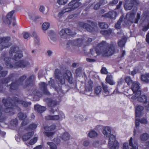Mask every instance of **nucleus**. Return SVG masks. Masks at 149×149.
Masks as SVG:
<instances>
[{
	"mask_svg": "<svg viewBox=\"0 0 149 149\" xmlns=\"http://www.w3.org/2000/svg\"><path fill=\"white\" fill-rule=\"evenodd\" d=\"M59 34L61 38L66 39L73 37L76 34L75 32H73L69 29H62L60 32Z\"/></svg>",
	"mask_w": 149,
	"mask_h": 149,
	"instance_id": "1a4fd4ad",
	"label": "nucleus"
},
{
	"mask_svg": "<svg viewBox=\"0 0 149 149\" xmlns=\"http://www.w3.org/2000/svg\"><path fill=\"white\" fill-rule=\"evenodd\" d=\"M58 104L56 100H49L48 102V105L49 107H51L49 111L52 114H54L56 111H58V107H57Z\"/></svg>",
	"mask_w": 149,
	"mask_h": 149,
	"instance_id": "ddd939ff",
	"label": "nucleus"
},
{
	"mask_svg": "<svg viewBox=\"0 0 149 149\" xmlns=\"http://www.w3.org/2000/svg\"><path fill=\"white\" fill-rule=\"evenodd\" d=\"M117 15V13L114 10L110 11L102 15V17L109 19H115Z\"/></svg>",
	"mask_w": 149,
	"mask_h": 149,
	"instance_id": "f3484780",
	"label": "nucleus"
},
{
	"mask_svg": "<svg viewBox=\"0 0 149 149\" xmlns=\"http://www.w3.org/2000/svg\"><path fill=\"white\" fill-rule=\"evenodd\" d=\"M111 130L110 128L106 127L104 128L102 133L107 137L110 136L109 139L108 145L110 147V149H118L119 144L116 140V136L111 134Z\"/></svg>",
	"mask_w": 149,
	"mask_h": 149,
	"instance_id": "7ed1b4c3",
	"label": "nucleus"
},
{
	"mask_svg": "<svg viewBox=\"0 0 149 149\" xmlns=\"http://www.w3.org/2000/svg\"><path fill=\"white\" fill-rule=\"evenodd\" d=\"M98 25L99 27L102 29H107L109 27L108 24L104 22H99L98 23Z\"/></svg>",
	"mask_w": 149,
	"mask_h": 149,
	"instance_id": "c9c22d12",
	"label": "nucleus"
},
{
	"mask_svg": "<svg viewBox=\"0 0 149 149\" xmlns=\"http://www.w3.org/2000/svg\"><path fill=\"white\" fill-rule=\"evenodd\" d=\"M19 48L17 46H14L11 47L9 51L10 54L12 55L13 53H15L13 59L15 61H17L23 57L22 52L18 51Z\"/></svg>",
	"mask_w": 149,
	"mask_h": 149,
	"instance_id": "0eeeda50",
	"label": "nucleus"
},
{
	"mask_svg": "<svg viewBox=\"0 0 149 149\" xmlns=\"http://www.w3.org/2000/svg\"><path fill=\"white\" fill-rule=\"evenodd\" d=\"M144 109L143 107L139 105L135 108V114L136 117H139L141 114L142 111Z\"/></svg>",
	"mask_w": 149,
	"mask_h": 149,
	"instance_id": "5701e85b",
	"label": "nucleus"
},
{
	"mask_svg": "<svg viewBox=\"0 0 149 149\" xmlns=\"http://www.w3.org/2000/svg\"><path fill=\"white\" fill-rule=\"evenodd\" d=\"M101 73L103 74H107L108 73V71L105 67H103L102 68L101 70Z\"/></svg>",
	"mask_w": 149,
	"mask_h": 149,
	"instance_id": "3c124183",
	"label": "nucleus"
},
{
	"mask_svg": "<svg viewBox=\"0 0 149 149\" xmlns=\"http://www.w3.org/2000/svg\"><path fill=\"white\" fill-rule=\"evenodd\" d=\"M106 82L110 85H113L115 84V83L113 80L112 77L111 75H107L105 79Z\"/></svg>",
	"mask_w": 149,
	"mask_h": 149,
	"instance_id": "c756f323",
	"label": "nucleus"
},
{
	"mask_svg": "<svg viewBox=\"0 0 149 149\" xmlns=\"http://www.w3.org/2000/svg\"><path fill=\"white\" fill-rule=\"evenodd\" d=\"M112 30L111 29L104 30H101L100 33L104 36H109L112 33Z\"/></svg>",
	"mask_w": 149,
	"mask_h": 149,
	"instance_id": "e433bc0d",
	"label": "nucleus"
},
{
	"mask_svg": "<svg viewBox=\"0 0 149 149\" xmlns=\"http://www.w3.org/2000/svg\"><path fill=\"white\" fill-rule=\"evenodd\" d=\"M87 22L91 24L92 26L86 23H83L80 22L79 23V25L82 28L85 29V31L91 33H93L95 31V29L94 27H96L97 24L96 23L90 20H88Z\"/></svg>",
	"mask_w": 149,
	"mask_h": 149,
	"instance_id": "423d86ee",
	"label": "nucleus"
},
{
	"mask_svg": "<svg viewBox=\"0 0 149 149\" xmlns=\"http://www.w3.org/2000/svg\"><path fill=\"white\" fill-rule=\"evenodd\" d=\"M149 135L146 133H143L140 136L141 140L143 141H147L149 138Z\"/></svg>",
	"mask_w": 149,
	"mask_h": 149,
	"instance_id": "f704fd0d",
	"label": "nucleus"
},
{
	"mask_svg": "<svg viewBox=\"0 0 149 149\" xmlns=\"http://www.w3.org/2000/svg\"><path fill=\"white\" fill-rule=\"evenodd\" d=\"M68 7L63 9L65 12H69L79 6V3L77 0H73L68 4Z\"/></svg>",
	"mask_w": 149,
	"mask_h": 149,
	"instance_id": "9b49d317",
	"label": "nucleus"
},
{
	"mask_svg": "<svg viewBox=\"0 0 149 149\" xmlns=\"http://www.w3.org/2000/svg\"><path fill=\"white\" fill-rule=\"evenodd\" d=\"M12 59L9 57H5L4 58L5 64L7 67L10 69H16L20 68H24L29 64V63L27 61L24 60H21L15 62L14 63L11 62Z\"/></svg>",
	"mask_w": 149,
	"mask_h": 149,
	"instance_id": "20e7f679",
	"label": "nucleus"
},
{
	"mask_svg": "<svg viewBox=\"0 0 149 149\" xmlns=\"http://www.w3.org/2000/svg\"><path fill=\"white\" fill-rule=\"evenodd\" d=\"M11 123L13 126H16L18 124V120L16 118L11 120Z\"/></svg>",
	"mask_w": 149,
	"mask_h": 149,
	"instance_id": "603ef678",
	"label": "nucleus"
},
{
	"mask_svg": "<svg viewBox=\"0 0 149 149\" xmlns=\"http://www.w3.org/2000/svg\"><path fill=\"white\" fill-rule=\"evenodd\" d=\"M2 102L6 107L3 109L4 112L8 113L10 115H13L15 113V109L19 108L16 103L21 104L25 107H27L31 104V102H27L23 100H19L16 97H13L12 98L7 99L4 98L2 100Z\"/></svg>",
	"mask_w": 149,
	"mask_h": 149,
	"instance_id": "f03ea898",
	"label": "nucleus"
},
{
	"mask_svg": "<svg viewBox=\"0 0 149 149\" xmlns=\"http://www.w3.org/2000/svg\"><path fill=\"white\" fill-rule=\"evenodd\" d=\"M15 12V10H12L6 16V18L8 21V24L9 25H10L11 23L12 18V17H13V14Z\"/></svg>",
	"mask_w": 149,
	"mask_h": 149,
	"instance_id": "cd10ccee",
	"label": "nucleus"
},
{
	"mask_svg": "<svg viewBox=\"0 0 149 149\" xmlns=\"http://www.w3.org/2000/svg\"><path fill=\"white\" fill-rule=\"evenodd\" d=\"M81 72V69L80 68H77L75 70V73L77 75L79 76Z\"/></svg>",
	"mask_w": 149,
	"mask_h": 149,
	"instance_id": "13d9d810",
	"label": "nucleus"
},
{
	"mask_svg": "<svg viewBox=\"0 0 149 149\" xmlns=\"http://www.w3.org/2000/svg\"><path fill=\"white\" fill-rule=\"evenodd\" d=\"M27 76L23 75L20 76L15 81L12 82L9 85V91L11 92L19 91L20 90V86L23 85L24 80L26 78Z\"/></svg>",
	"mask_w": 149,
	"mask_h": 149,
	"instance_id": "39448f33",
	"label": "nucleus"
},
{
	"mask_svg": "<svg viewBox=\"0 0 149 149\" xmlns=\"http://www.w3.org/2000/svg\"><path fill=\"white\" fill-rule=\"evenodd\" d=\"M40 90L44 94L47 95H50L51 94L47 89V84L44 82H41L39 84Z\"/></svg>",
	"mask_w": 149,
	"mask_h": 149,
	"instance_id": "412c9836",
	"label": "nucleus"
},
{
	"mask_svg": "<svg viewBox=\"0 0 149 149\" xmlns=\"http://www.w3.org/2000/svg\"><path fill=\"white\" fill-rule=\"evenodd\" d=\"M93 85V81L91 80H89L87 84L85 85V93L86 95L90 96H93L92 95Z\"/></svg>",
	"mask_w": 149,
	"mask_h": 149,
	"instance_id": "4468645a",
	"label": "nucleus"
},
{
	"mask_svg": "<svg viewBox=\"0 0 149 149\" xmlns=\"http://www.w3.org/2000/svg\"><path fill=\"white\" fill-rule=\"evenodd\" d=\"M139 83L137 81H134L132 84L131 88L136 96H137L138 93L139 94L141 93V91L139 90Z\"/></svg>",
	"mask_w": 149,
	"mask_h": 149,
	"instance_id": "2eb2a0df",
	"label": "nucleus"
},
{
	"mask_svg": "<svg viewBox=\"0 0 149 149\" xmlns=\"http://www.w3.org/2000/svg\"><path fill=\"white\" fill-rule=\"evenodd\" d=\"M125 42L126 41L125 39H122L118 42V45L120 47H123L125 45Z\"/></svg>",
	"mask_w": 149,
	"mask_h": 149,
	"instance_id": "a19ab883",
	"label": "nucleus"
},
{
	"mask_svg": "<svg viewBox=\"0 0 149 149\" xmlns=\"http://www.w3.org/2000/svg\"><path fill=\"white\" fill-rule=\"evenodd\" d=\"M102 86L103 90V94L104 96H109L112 94V93H111L108 89V87L103 83H102Z\"/></svg>",
	"mask_w": 149,
	"mask_h": 149,
	"instance_id": "393cba45",
	"label": "nucleus"
},
{
	"mask_svg": "<svg viewBox=\"0 0 149 149\" xmlns=\"http://www.w3.org/2000/svg\"><path fill=\"white\" fill-rule=\"evenodd\" d=\"M64 113L62 111H58V114L55 115H48L45 117L46 120H52L54 121H62L63 118H65Z\"/></svg>",
	"mask_w": 149,
	"mask_h": 149,
	"instance_id": "6e6552de",
	"label": "nucleus"
},
{
	"mask_svg": "<svg viewBox=\"0 0 149 149\" xmlns=\"http://www.w3.org/2000/svg\"><path fill=\"white\" fill-rule=\"evenodd\" d=\"M34 108L35 110L39 113H41L46 110L45 107L39 105H34Z\"/></svg>",
	"mask_w": 149,
	"mask_h": 149,
	"instance_id": "a878e982",
	"label": "nucleus"
},
{
	"mask_svg": "<svg viewBox=\"0 0 149 149\" xmlns=\"http://www.w3.org/2000/svg\"><path fill=\"white\" fill-rule=\"evenodd\" d=\"M149 29V23L147 24L146 25L144 26H143L142 30L143 31H147L148 29Z\"/></svg>",
	"mask_w": 149,
	"mask_h": 149,
	"instance_id": "0e129e2a",
	"label": "nucleus"
},
{
	"mask_svg": "<svg viewBox=\"0 0 149 149\" xmlns=\"http://www.w3.org/2000/svg\"><path fill=\"white\" fill-rule=\"evenodd\" d=\"M140 17V15L139 13H137L136 18V19H135L134 23H138Z\"/></svg>",
	"mask_w": 149,
	"mask_h": 149,
	"instance_id": "4d7b16f0",
	"label": "nucleus"
},
{
	"mask_svg": "<svg viewBox=\"0 0 149 149\" xmlns=\"http://www.w3.org/2000/svg\"><path fill=\"white\" fill-rule=\"evenodd\" d=\"M29 122L27 121L24 120L21 123V126L23 127L27 125L28 124Z\"/></svg>",
	"mask_w": 149,
	"mask_h": 149,
	"instance_id": "338daca9",
	"label": "nucleus"
},
{
	"mask_svg": "<svg viewBox=\"0 0 149 149\" xmlns=\"http://www.w3.org/2000/svg\"><path fill=\"white\" fill-rule=\"evenodd\" d=\"M68 0H57V3L59 5H63L65 4Z\"/></svg>",
	"mask_w": 149,
	"mask_h": 149,
	"instance_id": "8fccbe9b",
	"label": "nucleus"
},
{
	"mask_svg": "<svg viewBox=\"0 0 149 149\" xmlns=\"http://www.w3.org/2000/svg\"><path fill=\"white\" fill-rule=\"evenodd\" d=\"M115 45L109 44L105 41H102L98 43L95 49H90V52L93 57H96L97 55L102 54L104 57H108L112 55L115 52Z\"/></svg>",
	"mask_w": 149,
	"mask_h": 149,
	"instance_id": "f257e3e1",
	"label": "nucleus"
},
{
	"mask_svg": "<svg viewBox=\"0 0 149 149\" xmlns=\"http://www.w3.org/2000/svg\"><path fill=\"white\" fill-rule=\"evenodd\" d=\"M136 97L138 101L143 103V104H146L147 102V96L145 95H141V93H138L137 96H135Z\"/></svg>",
	"mask_w": 149,
	"mask_h": 149,
	"instance_id": "4be33fe9",
	"label": "nucleus"
},
{
	"mask_svg": "<svg viewBox=\"0 0 149 149\" xmlns=\"http://www.w3.org/2000/svg\"><path fill=\"white\" fill-rule=\"evenodd\" d=\"M37 125L36 124L34 123L31 124L29 125L27 127H26L24 129V130L26 131H29L30 130H34L37 128Z\"/></svg>",
	"mask_w": 149,
	"mask_h": 149,
	"instance_id": "2f4dec72",
	"label": "nucleus"
},
{
	"mask_svg": "<svg viewBox=\"0 0 149 149\" xmlns=\"http://www.w3.org/2000/svg\"><path fill=\"white\" fill-rule=\"evenodd\" d=\"M141 80L146 83L149 82V78L148 73L141 75Z\"/></svg>",
	"mask_w": 149,
	"mask_h": 149,
	"instance_id": "7c9ffc66",
	"label": "nucleus"
},
{
	"mask_svg": "<svg viewBox=\"0 0 149 149\" xmlns=\"http://www.w3.org/2000/svg\"><path fill=\"white\" fill-rule=\"evenodd\" d=\"M37 137H34L30 140L29 144L31 145H33L37 142Z\"/></svg>",
	"mask_w": 149,
	"mask_h": 149,
	"instance_id": "de8ad7c7",
	"label": "nucleus"
},
{
	"mask_svg": "<svg viewBox=\"0 0 149 149\" xmlns=\"http://www.w3.org/2000/svg\"><path fill=\"white\" fill-rule=\"evenodd\" d=\"M50 24L48 22H45L42 25V28L43 30H47L49 27Z\"/></svg>",
	"mask_w": 149,
	"mask_h": 149,
	"instance_id": "a18cd8bd",
	"label": "nucleus"
},
{
	"mask_svg": "<svg viewBox=\"0 0 149 149\" xmlns=\"http://www.w3.org/2000/svg\"><path fill=\"white\" fill-rule=\"evenodd\" d=\"M33 36L38 41H39V39L38 36L36 32L34 31L33 32Z\"/></svg>",
	"mask_w": 149,
	"mask_h": 149,
	"instance_id": "774afa93",
	"label": "nucleus"
},
{
	"mask_svg": "<svg viewBox=\"0 0 149 149\" xmlns=\"http://www.w3.org/2000/svg\"><path fill=\"white\" fill-rule=\"evenodd\" d=\"M34 132L33 131L28 132L25 133L22 136V139L24 141H26L29 139L33 135Z\"/></svg>",
	"mask_w": 149,
	"mask_h": 149,
	"instance_id": "bb28decb",
	"label": "nucleus"
},
{
	"mask_svg": "<svg viewBox=\"0 0 149 149\" xmlns=\"http://www.w3.org/2000/svg\"><path fill=\"white\" fill-rule=\"evenodd\" d=\"M140 122V119L138 118H136L135 119V126L136 127H139L140 124L139 123Z\"/></svg>",
	"mask_w": 149,
	"mask_h": 149,
	"instance_id": "e2e57ef3",
	"label": "nucleus"
},
{
	"mask_svg": "<svg viewBox=\"0 0 149 149\" xmlns=\"http://www.w3.org/2000/svg\"><path fill=\"white\" fill-rule=\"evenodd\" d=\"M121 23L120 22H118L115 25V27L116 29H120L121 28Z\"/></svg>",
	"mask_w": 149,
	"mask_h": 149,
	"instance_id": "680f3d73",
	"label": "nucleus"
},
{
	"mask_svg": "<svg viewBox=\"0 0 149 149\" xmlns=\"http://www.w3.org/2000/svg\"><path fill=\"white\" fill-rule=\"evenodd\" d=\"M148 121L146 118H143L140 119V123H141L146 124L147 123Z\"/></svg>",
	"mask_w": 149,
	"mask_h": 149,
	"instance_id": "bf43d9fd",
	"label": "nucleus"
},
{
	"mask_svg": "<svg viewBox=\"0 0 149 149\" xmlns=\"http://www.w3.org/2000/svg\"><path fill=\"white\" fill-rule=\"evenodd\" d=\"M132 3L131 2L127 4L126 6H125L124 8H126L128 10H131L134 5H133Z\"/></svg>",
	"mask_w": 149,
	"mask_h": 149,
	"instance_id": "09e8293b",
	"label": "nucleus"
},
{
	"mask_svg": "<svg viewBox=\"0 0 149 149\" xmlns=\"http://www.w3.org/2000/svg\"><path fill=\"white\" fill-rule=\"evenodd\" d=\"M101 5V4L99 1L94 6V9L95 10H97L100 8Z\"/></svg>",
	"mask_w": 149,
	"mask_h": 149,
	"instance_id": "6e6d98bb",
	"label": "nucleus"
},
{
	"mask_svg": "<svg viewBox=\"0 0 149 149\" xmlns=\"http://www.w3.org/2000/svg\"><path fill=\"white\" fill-rule=\"evenodd\" d=\"M10 38L9 37H3L0 38V52L4 49L10 47L11 43L9 42Z\"/></svg>",
	"mask_w": 149,
	"mask_h": 149,
	"instance_id": "9d476101",
	"label": "nucleus"
},
{
	"mask_svg": "<svg viewBox=\"0 0 149 149\" xmlns=\"http://www.w3.org/2000/svg\"><path fill=\"white\" fill-rule=\"evenodd\" d=\"M47 144L49 146L50 149H57V148L56 146L53 142H48L47 143Z\"/></svg>",
	"mask_w": 149,
	"mask_h": 149,
	"instance_id": "79ce46f5",
	"label": "nucleus"
},
{
	"mask_svg": "<svg viewBox=\"0 0 149 149\" xmlns=\"http://www.w3.org/2000/svg\"><path fill=\"white\" fill-rule=\"evenodd\" d=\"M43 128L46 131H50L52 132L55 130L56 128V126L55 125H52L49 126L47 125L44 126Z\"/></svg>",
	"mask_w": 149,
	"mask_h": 149,
	"instance_id": "c85d7f7f",
	"label": "nucleus"
},
{
	"mask_svg": "<svg viewBox=\"0 0 149 149\" xmlns=\"http://www.w3.org/2000/svg\"><path fill=\"white\" fill-rule=\"evenodd\" d=\"M7 117L5 116H1L0 115V122H4L6 120Z\"/></svg>",
	"mask_w": 149,
	"mask_h": 149,
	"instance_id": "5fc2aeb1",
	"label": "nucleus"
},
{
	"mask_svg": "<svg viewBox=\"0 0 149 149\" xmlns=\"http://www.w3.org/2000/svg\"><path fill=\"white\" fill-rule=\"evenodd\" d=\"M3 67L0 66V77L1 76L5 77L8 74V71H3Z\"/></svg>",
	"mask_w": 149,
	"mask_h": 149,
	"instance_id": "58836bf2",
	"label": "nucleus"
},
{
	"mask_svg": "<svg viewBox=\"0 0 149 149\" xmlns=\"http://www.w3.org/2000/svg\"><path fill=\"white\" fill-rule=\"evenodd\" d=\"M18 117L19 119L20 120H25L27 118V116L26 113L22 112H19L18 113Z\"/></svg>",
	"mask_w": 149,
	"mask_h": 149,
	"instance_id": "72a5a7b5",
	"label": "nucleus"
},
{
	"mask_svg": "<svg viewBox=\"0 0 149 149\" xmlns=\"http://www.w3.org/2000/svg\"><path fill=\"white\" fill-rule=\"evenodd\" d=\"M125 82L129 86L133 83L132 81L130 76L126 77L125 79Z\"/></svg>",
	"mask_w": 149,
	"mask_h": 149,
	"instance_id": "37998d69",
	"label": "nucleus"
},
{
	"mask_svg": "<svg viewBox=\"0 0 149 149\" xmlns=\"http://www.w3.org/2000/svg\"><path fill=\"white\" fill-rule=\"evenodd\" d=\"M118 0H113L112 1H111L108 3V5L110 6H113L116 4L118 2Z\"/></svg>",
	"mask_w": 149,
	"mask_h": 149,
	"instance_id": "864d4df0",
	"label": "nucleus"
},
{
	"mask_svg": "<svg viewBox=\"0 0 149 149\" xmlns=\"http://www.w3.org/2000/svg\"><path fill=\"white\" fill-rule=\"evenodd\" d=\"M13 77V74H11L9 76L0 80V93H2L3 91V87L1 84H8Z\"/></svg>",
	"mask_w": 149,
	"mask_h": 149,
	"instance_id": "a211bd4d",
	"label": "nucleus"
},
{
	"mask_svg": "<svg viewBox=\"0 0 149 149\" xmlns=\"http://www.w3.org/2000/svg\"><path fill=\"white\" fill-rule=\"evenodd\" d=\"M23 36L24 38L25 39H26L28 38L29 36V34L27 32H24L23 33Z\"/></svg>",
	"mask_w": 149,
	"mask_h": 149,
	"instance_id": "69168bd1",
	"label": "nucleus"
},
{
	"mask_svg": "<svg viewBox=\"0 0 149 149\" xmlns=\"http://www.w3.org/2000/svg\"><path fill=\"white\" fill-rule=\"evenodd\" d=\"M88 136L91 138H95L98 135L97 133L95 131L91 130L88 134Z\"/></svg>",
	"mask_w": 149,
	"mask_h": 149,
	"instance_id": "473e14b6",
	"label": "nucleus"
},
{
	"mask_svg": "<svg viewBox=\"0 0 149 149\" xmlns=\"http://www.w3.org/2000/svg\"><path fill=\"white\" fill-rule=\"evenodd\" d=\"M61 72L60 70L58 69H56L54 73L55 78L57 81H58L60 84L63 85L65 83V79L61 76Z\"/></svg>",
	"mask_w": 149,
	"mask_h": 149,
	"instance_id": "dca6fc26",
	"label": "nucleus"
},
{
	"mask_svg": "<svg viewBox=\"0 0 149 149\" xmlns=\"http://www.w3.org/2000/svg\"><path fill=\"white\" fill-rule=\"evenodd\" d=\"M84 40L83 38H78L73 40H69L67 43V47H69L70 45L78 47H81L83 44Z\"/></svg>",
	"mask_w": 149,
	"mask_h": 149,
	"instance_id": "f8f14e48",
	"label": "nucleus"
},
{
	"mask_svg": "<svg viewBox=\"0 0 149 149\" xmlns=\"http://www.w3.org/2000/svg\"><path fill=\"white\" fill-rule=\"evenodd\" d=\"M129 145L130 146L132 147L130 149H138L136 146H134L133 145V138L132 137H131L129 140Z\"/></svg>",
	"mask_w": 149,
	"mask_h": 149,
	"instance_id": "c03bdc74",
	"label": "nucleus"
},
{
	"mask_svg": "<svg viewBox=\"0 0 149 149\" xmlns=\"http://www.w3.org/2000/svg\"><path fill=\"white\" fill-rule=\"evenodd\" d=\"M61 138L65 141L68 140L70 138V135L68 133L64 132L61 136Z\"/></svg>",
	"mask_w": 149,
	"mask_h": 149,
	"instance_id": "4c0bfd02",
	"label": "nucleus"
},
{
	"mask_svg": "<svg viewBox=\"0 0 149 149\" xmlns=\"http://www.w3.org/2000/svg\"><path fill=\"white\" fill-rule=\"evenodd\" d=\"M55 133V132H44V134L48 137L52 136Z\"/></svg>",
	"mask_w": 149,
	"mask_h": 149,
	"instance_id": "49530a36",
	"label": "nucleus"
},
{
	"mask_svg": "<svg viewBox=\"0 0 149 149\" xmlns=\"http://www.w3.org/2000/svg\"><path fill=\"white\" fill-rule=\"evenodd\" d=\"M64 77L70 84H72L73 83V78L72 73L70 71L66 70L64 74Z\"/></svg>",
	"mask_w": 149,
	"mask_h": 149,
	"instance_id": "aec40b11",
	"label": "nucleus"
},
{
	"mask_svg": "<svg viewBox=\"0 0 149 149\" xmlns=\"http://www.w3.org/2000/svg\"><path fill=\"white\" fill-rule=\"evenodd\" d=\"M136 13L133 11L127 13L126 16L128 17V20L132 23H134Z\"/></svg>",
	"mask_w": 149,
	"mask_h": 149,
	"instance_id": "b1692460",
	"label": "nucleus"
},
{
	"mask_svg": "<svg viewBox=\"0 0 149 149\" xmlns=\"http://www.w3.org/2000/svg\"><path fill=\"white\" fill-rule=\"evenodd\" d=\"M102 90V87L101 86H98L95 89V93L97 95H99L101 93Z\"/></svg>",
	"mask_w": 149,
	"mask_h": 149,
	"instance_id": "ea45409f",
	"label": "nucleus"
},
{
	"mask_svg": "<svg viewBox=\"0 0 149 149\" xmlns=\"http://www.w3.org/2000/svg\"><path fill=\"white\" fill-rule=\"evenodd\" d=\"M35 79V76L32 74L29 76L26 80L24 84L22 86L24 88H25L31 85Z\"/></svg>",
	"mask_w": 149,
	"mask_h": 149,
	"instance_id": "6ab92c4d",
	"label": "nucleus"
},
{
	"mask_svg": "<svg viewBox=\"0 0 149 149\" xmlns=\"http://www.w3.org/2000/svg\"><path fill=\"white\" fill-rule=\"evenodd\" d=\"M123 149H129L128 143L125 142L123 143Z\"/></svg>",
	"mask_w": 149,
	"mask_h": 149,
	"instance_id": "052dcab7",
	"label": "nucleus"
}]
</instances>
